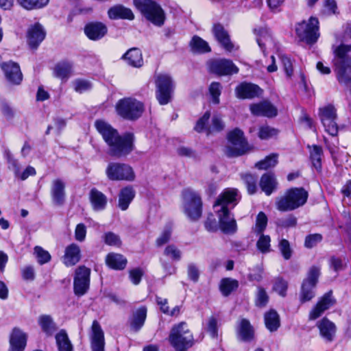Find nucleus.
Returning a JSON list of instances; mask_svg holds the SVG:
<instances>
[{"mask_svg":"<svg viewBox=\"0 0 351 351\" xmlns=\"http://www.w3.org/2000/svg\"><path fill=\"white\" fill-rule=\"evenodd\" d=\"M95 125L108 145L110 156L120 158L128 156L134 149V135L132 134L126 133L120 136L115 129L103 120H97Z\"/></svg>","mask_w":351,"mask_h":351,"instance_id":"nucleus-1","label":"nucleus"},{"mask_svg":"<svg viewBox=\"0 0 351 351\" xmlns=\"http://www.w3.org/2000/svg\"><path fill=\"white\" fill-rule=\"evenodd\" d=\"M239 199V195L237 189H227L218 197L214 204L219 218V228L225 234H230L237 232L236 220L228 209L227 206L233 204V206H234Z\"/></svg>","mask_w":351,"mask_h":351,"instance_id":"nucleus-2","label":"nucleus"},{"mask_svg":"<svg viewBox=\"0 0 351 351\" xmlns=\"http://www.w3.org/2000/svg\"><path fill=\"white\" fill-rule=\"evenodd\" d=\"M332 63L338 82L347 84L351 82V45H340L333 47Z\"/></svg>","mask_w":351,"mask_h":351,"instance_id":"nucleus-3","label":"nucleus"},{"mask_svg":"<svg viewBox=\"0 0 351 351\" xmlns=\"http://www.w3.org/2000/svg\"><path fill=\"white\" fill-rule=\"evenodd\" d=\"M308 193L303 188H291L276 201V208L282 212L291 211L304 206Z\"/></svg>","mask_w":351,"mask_h":351,"instance_id":"nucleus-4","label":"nucleus"},{"mask_svg":"<svg viewBox=\"0 0 351 351\" xmlns=\"http://www.w3.org/2000/svg\"><path fill=\"white\" fill-rule=\"evenodd\" d=\"M169 340L176 351H186L193 343V337L185 322H181L172 328Z\"/></svg>","mask_w":351,"mask_h":351,"instance_id":"nucleus-5","label":"nucleus"},{"mask_svg":"<svg viewBox=\"0 0 351 351\" xmlns=\"http://www.w3.org/2000/svg\"><path fill=\"white\" fill-rule=\"evenodd\" d=\"M134 4L141 14L157 26L163 25L165 15L161 7L152 0H134Z\"/></svg>","mask_w":351,"mask_h":351,"instance_id":"nucleus-6","label":"nucleus"},{"mask_svg":"<svg viewBox=\"0 0 351 351\" xmlns=\"http://www.w3.org/2000/svg\"><path fill=\"white\" fill-rule=\"evenodd\" d=\"M105 173L111 181H125L132 182L136 179L133 167L129 164L119 162H110L106 168Z\"/></svg>","mask_w":351,"mask_h":351,"instance_id":"nucleus-7","label":"nucleus"},{"mask_svg":"<svg viewBox=\"0 0 351 351\" xmlns=\"http://www.w3.org/2000/svg\"><path fill=\"white\" fill-rule=\"evenodd\" d=\"M182 196L184 213L191 221L198 220L202 213V201L199 194L194 190L186 189L183 191Z\"/></svg>","mask_w":351,"mask_h":351,"instance_id":"nucleus-8","label":"nucleus"},{"mask_svg":"<svg viewBox=\"0 0 351 351\" xmlns=\"http://www.w3.org/2000/svg\"><path fill=\"white\" fill-rule=\"evenodd\" d=\"M295 32L302 41L312 45L319 37V21L315 17H311L308 21H303L295 25Z\"/></svg>","mask_w":351,"mask_h":351,"instance_id":"nucleus-9","label":"nucleus"},{"mask_svg":"<svg viewBox=\"0 0 351 351\" xmlns=\"http://www.w3.org/2000/svg\"><path fill=\"white\" fill-rule=\"evenodd\" d=\"M143 110V104L131 97L122 99L116 105L117 114L122 118L128 120H135L139 118Z\"/></svg>","mask_w":351,"mask_h":351,"instance_id":"nucleus-10","label":"nucleus"},{"mask_svg":"<svg viewBox=\"0 0 351 351\" xmlns=\"http://www.w3.org/2000/svg\"><path fill=\"white\" fill-rule=\"evenodd\" d=\"M320 274V269L313 266L310 268L307 277L303 280L300 293V300L304 303L311 300L315 295V289Z\"/></svg>","mask_w":351,"mask_h":351,"instance_id":"nucleus-11","label":"nucleus"},{"mask_svg":"<svg viewBox=\"0 0 351 351\" xmlns=\"http://www.w3.org/2000/svg\"><path fill=\"white\" fill-rule=\"evenodd\" d=\"M318 116L325 132L332 136H336L339 128L337 123V110L334 106L328 104L319 108Z\"/></svg>","mask_w":351,"mask_h":351,"instance_id":"nucleus-12","label":"nucleus"},{"mask_svg":"<svg viewBox=\"0 0 351 351\" xmlns=\"http://www.w3.org/2000/svg\"><path fill=\"white\" fill-rule=\"evenodd\" d=\"M230 145L226 147V154L230 157L244 154L247 150V143L243 137V133L239 129H235L228 134Z\"/></svg>","mask_w":351,"mask_h":351,"instance_id":"nucleus-13","label":"nucleus"},{"mask_svg":"<svg viewBox=\"0 0 351 351\" xmlns=\"http://www.w3.org/2000/svg\"><path fill=\"white\" fill-rule=\"evenodd\" d=\"M156 98L161 105L170 101L173 84L171 77L167 74H158L156 79Z\"/></svg>","mask_w":351,"mask_h":351,"instance_id":"nucleus-14","label":"nucleus"},{"mask_svg":"<svg viewBox=\"0 0 351 351\" xmlns=\"http://www.w3.org/2000/svg\"><path fill=\"white\" fill-rule=\"evenodd\" d=\"M90 269L82 265L75 270L73 290L77 296L84 295L88 290L90 285Z\"/></svg>","mask_w":351,"mask_h":351,"instance_id":"nucleus-15","label":"nucleus"},{"mask_svg":"<svg viewBox=\"0 0 351 351\" xmlns=\"http://www.w3.org/2000/svg\"><path fill=\"white\" fill-rule=\"evenodd\" d=\"M210 71L218 75H229L239 72L238 67L232 61L227 59H218L210 62Z\"/></svg>","mask_w":351,"mask_h":351,"instance_id":"nucleus-16","label":"nucleus"},{"mask_svg":"<svg viewBox=\"0 0 351 351\" xmlns=\"http://www.w3.org/2000/svg\"><path fill=\"white\" fill-rule=\"evenodd\" d=\"M0 67L4 73L6 80L11 84L19 85L23 80L19 64L13 61L2 62Z\"/></svg>","mask_w":351,"mask_h":351,"instance_id":"nucleus-17","label":"nucleus"},{"mask_svg":"<svg viewBox=\"0 0 351 351\" xmlns=\"http://www.w3.org/2000/svg\"><path fill=\"white\" fill-rule=\"evenodd\" d=\"M209 118L210 112H206L203 117L197 121L195 130L198 132H201L205 130L207 134H209L213 132H220L223 129L224 124L221 118L218 116H214L212 119L211 125L208 127H206V123L208 122Z\"/></svg>","mask_w":351,"mask_h":351,"instance_id":"nucleus-18","label":"nucleus"},{"mask_svg":"<svg viewBox=\"0 0 351 351\" xmlns=\"http://www.w3.org/2000/svg\"><path fill=\"white\" fill-rule=\"evenodd\" d=\"M50 195L52 202L57 206L64 204L66 199V182L61 178H56L51 182Z\"/></svg>","mask_w":351,"mask_h":351,"instance_id":"nucleus-19","label":"nucleus"},{"mask_svg":"<svg viewBox=\"0 0 351 351\" xmlns=\"http://www.w3.org/2000/svg\"><path fill=\"white\" fill-rule=\"evenodd\" d=\"M335 304V300L332 295V292L324 294L317 302L315 307L309 313V319L315 320L320 317L325 311L330 308Z\"/></svg>","mask_w":351,"mask_h":351,"instance_id":"nucleus-20","label":"nucleus"},{"mask_svg":"<svg viewBox=\"0 0 351 351\" xmlns=\"http://www.w3.org/2000/svg\"><path fill=\"white\" fill-rule=\"evenodd\" d=\"M104 332L97 321H94L91 327L90 347L92 351H105Z\"/></svg>","mask_w":351,"mask_h":351,"instance_id":"nucleus-21","label":"nucleus"},{"mask_svg":"<svg viewBox=\"0 0 351 351\" xmlns=\"http://www.w3.org/2000/svg\"><path fill=\"white\" fill-rule=\"evenodd\" d=\"M250 111L255 116L274 117L278 114L276 107L269 101H263L250 106Z\"/></svg>","mask_w":351,"mask_h":351,"instance_id":"nucleus-22","label":"nucleus"},{"mask_svg":"<svg viewBox=\"0 0 351 351\" xmlns=\"http://www.w3.org/2000/svg\"><path fill=\"white\" fill-rule=\"evenodd\" d=\"M107 27L101 22L89 23L84 27L85 34L92 40H100L107 34Z\"/></svg>","mask_w":351,"mask_h":351,"instance_id":"nucleus-23","label":"nucleus"},{"mask_svg":"<svg viewBox=\"0 0 351 351\" xmlns=\"http://www.w3.org/2000/svg\"><path fill=\"white\" fill-rule=\"evenodd\" d=\"M46 32L43 27L39 23L32 25L27 31V41L32 48H36L44 40Z\"/></svg>","mask_w":351,"mask_h":351,"instance_id":"nucleus-24","label":"nucleus"},{"mask_svg":"<svg viewBox=\"0 0 351 351\" xmlns=\"http://www.w3.org/2000/svg\"><path fill=\"white\" fill-rule=\"evenodd\" d=\"M26 342V335L19 328H14L10 335L8 351H23Z\"/></svg>","mask_w":351,"mask_h":351,"instance_id":"nucleus-25","label":"nucleus"},{"mask_svg":"<svg viewBox=\"0 0 351 351\" xmlns=\"http://www.w3.org/2000/svg\"><path fill=\"white\" fill-rule=\"evenodd\" d=\"M262 90L256 85L241 83L235 89L236 95L240 99H252L261 95Z\"/></svg>","mask_w":351,"mask_h":351,"instance_id":"nucleus-26","label":"nucleus"},{"mask_svg":"<svg viewBox=\"0 0 351 351\" xmlns=\"http://www.w3.org/2000/svg\"><path fill=\"white\" fill-rule=\"evenodd\" d=\"M80 258L81 250L77 244L71 243L65 248L62 261L66 267H71L76 265L80 261Z\"/></svg>","mask_w":351,"mask_h":351,"instance_id":"nucleus-27","label":"nucleus"},{"mask_svg":"<svg viewBox=\"0 0 351 351\" xmlns=\"http://www.w3.org/2000/svg\"><path fill=\"white\" fill-rule=\"evenodd\" d=\"M213 32L217 41L226 50L228 51H232L234 45L230 40L228 32L221 25H215L213 26Z\"/></svg>","mask_w":351,"mask_h":351,"instance_id":"nucleus-28","label":"nucleus"},{"mask_svg":"<svg viewBox=\"0 0 351 351\" xmlns=\"http://www.w3.org/2000/svg\"><path fill=\"white\" fill-rule=\"evenodd\" d=\"M317 326L324 339L328 341L333 339L336 332V326L333 322L324 317L317 322Z\"/></svg>","mask_w":351,"mask_h":351,"instance_id":"nucleus-29","label":"nucleus"},{"mask_svg":"<svg viewBox=\"0 0 351 351\" xmlns=\"http://www.w3.org/2000/svg\"><path fill=\"white\" fill-rule=\"evenodd\" d=\"M135 197V191L130 186L121 189L119 193L118 206L121 210H126Z\"/></svg>","mask_w":351,"mask_h":351,"instance_id":"nucleus-30","label":"nucleus"},{"mask_svg":"<svg viewBox=\"0 0 351 351\" xmlns=\"http://www.w3.org/2000/svg\"><path fill=\"white\" fill-rule=\"evenodd\" d=\"M6 156L8 162L14 171L16 176L20 178L21 180H24L29 176H34L36 174L35 169L30 166L27 167L22 173H20V168L17 160L13 158L10 152L6 153Z\"/></svg>","mask_w":351,"mask_h":351,"instance_id":"nucleus-31","label":"nucleus"},{"mask_svg":"<svg viewBox=\"0 0 351 351\" xmlns=\"http://www.w3.org/2000/svg\"><path fill=\"white\" fill-rule=\"evenodd\" d=\"M122 58L133 67H141L143 64L141 51L138 48H132L123 54Z\"/></svg>","mask_w":351,"mask_h":351,"instance_id":"nucleus-32","label":"nucleus"},{"mask_svg":"<svg viewBox=\"0 0 351 351\" xmlns=\"http://www.w3.org/2000/svg\"><path fill=\"white\" fill-rule=\"evenodd\" d=\"M128 261L122 254L111 252L106 257V265L116 270L123 269L127 265Z\"/></svg>","mask_w":351,"mask_h":351,"instance_id":"nucleus-33","label":"nucleus"},{"mask_svg":"<svg viewBox=\"0 0 351 351\" xmlns=\"http://www.w3.org/2000/svg\"><path fill=\"white\" fill-rule=\"evenodd\" d=\"M90 200L94 210H103L107 205L106 196L96 189H93L90 192Z\"/></svg>","mask_w":351,"mask_h":351,"instance_id":"nucleus-34","label":"nucleus"},{"mask_svg":"<svg viewBox=\"0 0 351 351\" xmlns=\"http://www.w3.org/2000/svg\"><path fill=\"white\" fill-rule=\"evenodd\" d=\"M108 16L112 19L120 18L132 20L134 17V14L130 9L120 5L111 8L108 11Z\"/></svg>","mask_w":351,"mask_h":351,"instance_id":"nucleus-35","label":"nucleus"},{"mask_svg":"<svg viewBox=\"0 0 351 351\" xmlns=\"http://www.w3.org/2000/svg\"><path fill=\"white\" fill-rule=\"evenodd\" d=\"M254 32L257 35V43L265 53L266 47L273 44L272 37L267 28L256 29Z\"/></svg>","mask_w":351,"mask_h":351,"instance_id":"nucleus-36","label":"nucleus"},{"mask_svg":"<svg viewBox=\"0 0 351 351\" xmlns=\"http://www.w3.org/2000/svg\"><path fill=\"white\" fill-rule=\"evenodd\" d=\"M147 316V308L141 306L133 314L130 322V326L134 331L139 330L143 326Z\"/></svg>","mask_w":351,"mask_h":351,"instance_id":"nucleus-37","label":"nucleus"},{"mask_svg":"<svg viewBox=\"0 0 351 351\" xmlns=\"http://www.w3.org/2000/svg\"><path fill=\"white\" fill-rule=\"evenodd\" d=\"M276 180L273 174L265 173L260 180V186L267 195H270L276 187Z\"/></svg>","mask_w":351,"mask_h":351,"instance_id":"nucleus-38","label":"nucleus"},{"mask_svg":"<svg viewBox=\"0 0 351 351\" xmlns=\"http://www.w3.org/2000/svg\"><path fill=\"white\" fill-rule=\"evenodd\" d=\"M265 324L266 328L270 332H274L280 327V317L277 312L274 310H270L265 314Z\"/></svg>","mask_w":351,"mask_h":351,"instance_id":"nucleus-39","label":"nucleus"},{"mask_svg":"<svg viewBox=\"0 0 351 351\" xmlns=\"http://www.w3.org/2000/svg\"><path fill=\"white\" fill-rule=\"evenodd\" d=\"M73 71V64L70 62H62L58 63L54 69V74L57 77L66 80Z\"/></svg>","mask_w":351,"mask_h":351,"instance_id":"nucleus-40","label":"nucleus"},{"mask_svg":"<svg viewBox=\"0 0 351 351\" xmlns=\"http://www.w3.org/2000/svg\"><path fill=\"white\" fill-rule=\"evenodd\" d=\"M239 335L245 341H249L253 339L254 330L248 320L243 319L241 321L239 328Z\"/></svg>","mask_w":351,"mask_h":351,"instance_id":"nucleus-41","label":"nucleus"},{"mask_svg":"<svg viewBox=\"0 0 351 351\" xmlns=\"http://www.w3.org/2000/svg\"><path fill=\"white\" fill-rule=\"evenodd\" d=\"M56 341L59 351H73V346L64 330H62L57 333Z\"/></svg>","mask_w":351,"mask_h":351,"instance_id":"nucleus-42","label":"nucleus"},{"mask_svg":"<svg viewBox=\"0 0 351 351\" xmlns=\"http://www.w3.org/2000/svg\"><path fill=\"white\" fill-rule=\"evenodd\" d=\"M191 50L197 53H206L210 51L208 43L200 37L195 36L190 42Z\"/></svg>","mask_w":351,"mask_h":351,"instance_id":"nucleus-43","label":"nucleus"},{"mask_svg":"<svg viewBox=\"0 0 351 351\" xmlns=\"http://www.w3.org/2000/svg\"><path fill=\"white\" fill-rule=\"evenodd\" d=\"M38 324L43 332L47 335H51L56 329V324L51 316L43 315L38 317Z\"/></svg>","mask_w":351,"mask_h":351,"instance_id":"nucleus-44","label":"nucleus"},{"mask_svg":"<svg viewBox=\"0 0 351 351\" xmlns=\"http://www.w3.org/2000/svg\"><path fill=\"white\" fill-rule=\"evenodd\" d=\"M49 0H16L17 3L24 9L32 10L40 9L46 6Z\"/></svg>","mask_w":351,"mask_h":351,"instance_id":"nucleus-45","label":"nucleus"},{"mask_svg":"<svg viewBox=\"0 0 351 351\" xmlns=\"http://www.w3.org/2000/svg\"><path fill=\"white\" fill-rule=\"evenodd\" d=\"M239 286L238 281L232 278H223L220 283V290L223 295H228Z\"/></svg>","mask_w":351,"mask_h":351,"instance_id":"nucleus-46","label":"nucleus"},{"mask_svg":"<svg viewBox=\"0 0 351 351\" xmlns=\"http://www.w3.org/2000/svg\"><path fill=\"white\" fill-rule=\"evenodd\" d=\"M278 163V155L276 154H270L265 158L263 160L258 162L256 167L258 169H267L274 167Z\"/></svg>","mask_w":351,"mask_h":351,"instance_id":"nucleus-47","label":"nucleus"},{"mask_svg":"<svg viewBox=\"0 0 351 351\" xmlns=\"http://www.w3.org/2000/svg\"><path fill=\"white\" fill-rule=\"evenodd\" d=\"M259 234L260 237L256 242L258 250L263 254L269 252L271 251L270 237L269 235H265L263 233Z\"/></svg>","mask_w":351,"mask_h":351,"instance_id":"nucleus-48","label":"nucleus"},{"mask_svg":"<svg viewBox=\"0 0 351 351\" xmlns=\"http://www.w3.org/2000/svg\"><path fill=\"white\" fill-rule=\"evenodd\" d=\"M267 217L263 212H260L256 219V223L254 228V231L256 234H261L263 232L267 225Z\"/></svg>","mask_w":351,"mask_h":351,"instance_id":"nucleus-49","label":"nucleus"},{"mask_svg":"<svg viewBox=\"0 0 351 351\" xmlns=\"http://www.w3.org/2000/svg\"><path fill=\"white\" fill-rule=\"evenodd\" d=\"M322 155V149L319 146L313 145L311 150V159L314 167L317 169H321V157Z\"/></svg>","mask_w":351,"mask_h":351,"instance_id":"nucleus-50","label":"nucleus"},{"mask_svg":"<svg viewBox=\"0 0 351 351\" xmlns=\"http://www.w3.org/2000/svg\"><path fill=\"white\" fill-rule=\"evenodd\" d=\"M103 238L104 243L108 245L116 247H120L121 246L122 242L120 237L112 232H108L105 233Z\"/></svg>","mask_w":351,"mask_h":351,"instance_id":"nucleus-51","label":"nucleus"},{"mask_svg":"<svg viewBox=\"0 0 351 351\" xmlns=\"http://www.w3.org/2000/svg\"><path fill=\"white\" fill-rule=\"evenodd\" d=\"M34 252L40 265H43L50 261V254L48 251L44 250L42 247L36 246L34 249Z\"/></svg>","mask_w":351,"mask_h":351,"instance_id":"nucleus-52","label":"nucleus"},{"mask_svg":"<svg viewBox=\"0 0 351 351\" xmlns=\"http://www.w3.org/2000/svg\"><path fill=\"white\" fill-rule=\"evenodd\" d=\"M73 87L77 93H82L85 91L89 90L92 88L91 83L84 79H76L72 82Z\"/></svg>","mask_w":351,"mask_h":351,"instance_id":"nucleus-53","label":"nucleus"},{"mask_svg":"<svg viewBox=\"0 0 351 351\" xmlns=\"http://www.w3.org/2000/svg\"><path fill=\"white\" fill-rule=\"evenodd\" d=\"M278 248L285 260H289L291 258L292 256V250L291 248L290 243L288 240L285 239H281L279 241Z\"/></svg>","mask_w":351,"mask_h":351,"instance_id":"nucleus-54","label":"nucleus"},{"mask_svg":"<svg viewBox=\"0 0 351 351\" xmlns=\"http://www.w3.org/2000/svg\"><path fill=\"white\" fill-rule=\"evenodd\" d=\"M255 304L258 307H264L269 301V296L266 291L261 287H258Z\"/></svg>","mask_w":351,"mask_h":351,"instance_id":"nucleus-55","label":"nucleus"},{"mask_svg":"<svg viewBox=\"0 0 351 351\" xmlns=\"http://www.w3.org/2000/svg\"><path fill=\"white\" fill-rule=\"evenodd\" d=\"M242 178L246 184L247 191L250 194H254L256 191L257 178L252 174H245Z\"/></svg>","mask_w":351,"mask_h":351,"instance_id":"nucleus-56","label":"nucleus"},{"mask_svg":"<svg viewBox=\"0 0 351 351\" xmlns=\"http://www.w3.org/2000/svg\"><path fill=\"white\" fill-rule=\"evenodd\" d=\"M276 129L268 125H263L259 128L258 136L263 140H266L278 134Z\"/></svg>","mask_w":351,"mask_h":351,"instance_id":"nucleus-57","label":"nucleus"},{"mask_svg":"<svg viewBox=\"0 0 351 351\" xmlns=\"http://www.w3.org/2000/svg\"><path fill=\"white\" fill-rule=\"evenodd\" d=\"M164 254L173 261H180L181 258L180 250L174 245H169L165 249Z\"/></svg>","mask_w":351,"mask_h":351,"instance_id":"nucleus-58","label":"nucleus"},{"mask_svg":"<svg viewBox=\"0 0 351 351\" xmlns=\"http://www.w3.org/2000/svg\"><path fill=\"white\" fill-rule=\"evenodd\" d=\"M221 86L219 82H213L209 87V92L212 96L213 102L219 103V96L221 95Z\"/></svg>","mask_w":351,"mask_h":351,"instance_id":"nucleus-59","label":"nucleus"},{"mask_svg":"<svg viewBox=\"0 0 351 351\" xmlns=\"http://www.w3.org/2000/svg\"><path fill=\"white\" fill-rule=\"evenodd\" d=\"M171 228L170 226L165 227L156 239V245L160 247L167 243L171 239Z\"/></svg>","mask_w":351,"mask_h":351,"instance_id":"nucleus-60","label":"nucleus"},{"mask_svg":"<svg viewBox=\"0 0 351 351\" xmlns=\"http://www.w3.org/2000/svg\"><path fill=\"white\" fill-rule=\"evenodd\" d=\"M273 289L279 295L284 297L286 295L287 289V282L282 278H277L274 282Z\"/></svg>","mask_w":351,"mask_h":351,"instance_id":"nucleus-61","label":"nucleus"},{"mask_svg":"<svg viewBox=\"0 0 351 351\" xmlns=\"http://www.w3.org/2000/svg\"><path fill=\"white\" fill-rule=\"evenodd\" d=\"M263 268L261 265H257L250 269L248 279L252 281L259 282L263 279Z\"/></svg>","mask_w":351,"mask_h":351,"instance_id":"nucleus-62","label":"nucleus"},{"mask_svg":"<svg viewBox=\"0 0 351 351\" xmlns=\"http://www.w3.org/2000/svg\"><path fill=\"white\" fill-rule=\"evenodd\" d=\"M86 236V226L82 223H78L75 229V239L77 241L82 242Z\"/></svg>","mask_w":351,"mask_h":351,"instance_id":"nucleus-63","label":"nucleus"},{"mask_svg":"<svg viewBox=\"0 0 351 351\" xmlns=\"http://www.w3.org/2000/svg\"><path fill=\"white\" fill-rule=\"evenodd\" d=\"M322 239L319 234H313L307 236L305 239L304 245L307 248H312L315 246Z\"/></svg>","mask_w":351,"mask_h":351,"instance_id":"nucleus-64","label":"nucleus"}]
</instances>
